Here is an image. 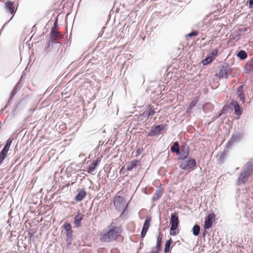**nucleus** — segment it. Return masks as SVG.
<instances>
[{"instance_id":"6","label":"nucleus","mask_w":253,"mask_h":253,"mask_svg":"<svg viewBox=\"0 0 253 253\" xmlns=\"http://www.w3.org/2000/svg\"><path fill=\"white\" fill-rule=\"evenodd\" d=\"M243 136V132L236 131L233 133L230 139L228 141L226 144V149L230 147L235 142H239L242 139Z\"/></svg>"},{"instance_id":"17","label":"nucleus","mask_w":253,"mask_h":253,"mask_svg":"<svg viewBox=\"0 0 253 253\" xmlns=\"http://www.w3.org/2000/svg\"><path fill=\"white\" fill-rule=\"evenodd\" d=\"M146 107V110L143 112V114H140V116L146 115L147 117L148 118L150 116L153 115L155 113V111L152 108L151 105L150 104L147 105Z\"/></svg>"},{"instance_id":"29","label":"nucleus","mask_w":253,"mask_h":253,"mask_svg":"<svg viewBox=\"0 0 253 253\" xmlns=\"http://www.w3.org/2000/svg\"><path fill=\"white\" fill-rule=\"evenodd\" d=\"M172 243V240L171 238H170L169 240H168L166 241V242L165 243V249H164L165 253H166L169 251L170 249V246H171V244Z\"/></svg>"},{"instance_id":"40","label":"nucleus","mask_w":253,"mask_h":253,"mask_svg":"<svg viewBox=\"0 0 253 253\" xmlns=\"http://www.w3.org/2000/svg\"><path fill=\"white\" fill-rule=\"evenodd\" d=\"M222 115V114L220 112V111L218 113H217L213 117L212 120L213 121L216 120L218 118H219Z\"/></svg>"},{"instance_id":"50","label":"nucleus","mask_w":253,"mask_h":253,"mask_svg":"<svg viewBox=\"0 0 253 253\" xmlns=\"http://www.w3.org/2000/svg\"><path fill=\"white\" fill-rule=\"evenodd\" d=\"M240 31L241 32H246L247 31V29L245 28L244 29H240Z\"/></svg>"},{"instance_id":"25","label":"nucleus","mask_w":253,"mask_h":253,"mask_svg":"<svg viewBox=\"0 0 253 253\" xmlns=\"http://www.w3.org/2000/svg\"><path fill=\"white\" fill-rule=\"evenodd\" d=\"M199 99L198 97L194 98L187 107V112H190L196 106Z\"/></svg>"},{"instance_id":"48","label":"nucleus","mask_w":253,"mask_h":253,"mask_svg":"<svg viewBox=\"0 0 253 253\" xmlns=\"http://www.w3.org/2000/svg\"><path fill=\"white\" fill-rule=\"evenodd\" d=\"M5 159V158L0 155V165L1 164L3 161Z\"/></svg>"},{"instance_id":"2","label":"nucleus","mask_w":253,"mask_h":253,"mask_svg":"<svg viewBox=\"0 0 253 253\" xmlns=\"http://www.w3.org/2000/svg\"><path fill=\"white\" fill-rule=\"evenodd\" d=\"M180 163L179 168L184 170L191 171L197 167V162L195 159L189 157Z\"/></svg>"},{"instance_id":"46","label":"nucleus","mask_w":253,"mask_h":253,"mask_svg":"<svg viewBox=\"0 0 253 253\" xmlns=\"http://www.w3.org/2000/svg\"><path fill=\"white\" fill-rule=\"evenodd\" d=\"M243 88H244V85L242 84L238 87L237 91H243Z\"/></svg>"},{"instance_id":"44","label":"nucleus","mask_w":253,"mask_h":253,"mask_svg":"<svg viewBox=\"0 0 253 253\" xmlns=\"http://www.w3.org/2000/svg\"><path fill=\"white\" fill-rule=\"evenodd\" d=\"M250 8H253V0H249L248 1Z\"/></svg>"},{"instance_id":"52","label":"nucleus","mask_w":253,"mask_h":253,"mask_svg":"<svg viewBox=\"0 0 253 253\" xmlns=\"http://www.w3.org/2000/svg\"><path fill=\"white\" fill-rule=\"evenodd\" d=\"M160 253V251L159 250H158L155 251V252H153L152 253Z\"/></svg>"},{"instance_id":"4","label":"nucleus","mask_w":253,"mask_h":253,"mask_svg":"<svg viewBox=\"0 0 253 253\" xmlns=\"http://www.w3.org/2000/svg\"><path fill=\"white\" fill-rule=\"evenodd\" d=\"M168 129V125L166 124H161L152 127L150 130L148 132L147 136H155L165 132Z\"/></svg>"},{"instance_id":"1","label":"nucleus","mask_w":253,"mask_h":253,"mask_svg":"<svg viewBox=\"0 0 253 253\" xmlns=\"http://www.w3.org/2000/svg\"><path fill=\"white\" fill-rule=\"evenodd\" d=\"M112 222L109 226V229L103 233H101L100 240L103 242H111L115 241L120 235L122 229L120 226H112Z\"/></svg>"},{"instance_id":"42","label":"nucleus","mask_w":253,"mask_h":253,"mask_svg":"<svg viewBox=\"0 0 253 253\" xmlns=\"http://www.w3.org/2000/svg\"><path fill=\"white\" fill-rule=\"evenodd\" d=\"M143 149L142 148H140V147L138 148L136 152V156H138L143 151Z\"/></svg>"},{"instance_id":"18","label":"nucleus","mask_w":253,"mask_h":253,"mask_svg":"<svg viewBox=\"0 0 253 253\" xmlns=\"http://www.w3.org/2000/svg\"><path fill=\"white\" fill-rule=\"evenodd\" d=\"M20 87L19 86V83H18L14 87L13 90L10 93L8 101L7 103V105H9L10 104L11 101L12 100L14 96L17 93V92L20 90Z\"/></svg>"},{"instance_id":"53","label":"nucleus","mask_w":253,"mask_h":253,"mask_svg":"<svg viewBox=\"0 0 253 253\" xmlns=\"http://www.w3.org/2000/svg\"><path fill=\"white\" fill-rule=\"evenodd\" d=\"M49 43L50 42H49V43H48V44L47 45V48L49 47Z\"/></svg>"},{"instance_id":"51","label":"nucleus","mask_w":253,"mask_h":253,"mask_svg":"<svg viewBox=\"0 0 253 253\" xmlns=\"http://www.w3.org/2000/svg\"><path fill=\"white\" fill-rule=\"evenodd\" d=\"M6 24V23L2 26V27L1 28V29H0V34L1 33V31H2V30L4 28V25Z\"/></svg>"},{"instance_id":"20","label":"nucleus","mask_w":253,"mask_h":253,"mask_svg":"<svg viewBox=\"0 0 253 253\" xmlns=\"http://www.w3.org/2000/svg\"><path fill=\"white\" fill-rule=\"evenodd\" d=\"M170 151L176 153L178 156L180 154L179 145L177 141L173 142L172 145L170 147Z\"/></svg>"},{"instance_id":"24","label":"nucleus","mask_w":253,"mask_h":253,"mask_svg":"<svg viewBox=\"0 0 253 253\" xmlns=\"http://www.w3.org/2000/svg\"><path fill=\"white\" fill-rule=\"evenodd\" d=\"M243 170L248 172V173L252 174L253 172V164L252 162L249 161L246 164Z\"/></svg>"},{"instance_id":"12","label":"nucleus","mask_w":253,"mask_h":253,"mask_svg":"<svg viewBox=\"0 0 253 253\" xmlns=\"http://www.w3.org/2000/svg\"><path fill=\"white\" fill-rule=\"evenodd\" d=\"M231 107L234 108V114L238 116H241L243 113V109L240 106L238 102L236 100H232L230 102Z\"/></svg>"},{"instance_id":"8","label":"nucleus","mask_w":253,"mask_h":253,"mask_svg":"<svg viewBox=\"0 0 253 253\" xmlns=\"http://www.w3.org/2000/svg\"><path fill=\"white\" fill-rule=\"evenodd\" d=\"M190 148L185 143H182L181 148L180 149V154L178 155V160H186L189 157Z\"/></svg>"},{"instance_id":"23","label":"nucleus","mask_w":253,"mask_h":253,"mask_svg":"<svg viewBox=\"0 0 253 253\" xmlns=\"http://www.w3.org/2000/svg\"><path fill=\"white\" fill-rule=\"evenodd\" d=\"M140 163V161L137 160H133L131 161L129 164L126 167V169L128 171L132 170L134 168H136L138 164Z\"/></svg>"},{"instance_id":"19","label":"nucleus","mask_w":253,"mask_h":253,"mask_svg":"<svg viewBox=\"0 0 253 253\" xmlns=\"http://www.w3.org/2000/svg\"><path fill=\"white\" fill-rule=\"evenodd\" d=\"M170 224H179V220L177 213L174 212L171 214L170 218Z\"/></svg>"},{"instance_id":"14","label":"nucleus","mask_w":253,"mask_h":253,"mask_svg":"<svg viewBox=\"0 0 253 253\" xmlns=\"http://www.w3.org/2000/svg\"><path fill=\"white\" fill-rule=\"evenodd\" d=\"M84 214H83L80 211H78L77 214L74 217V223L76 228H79L81 226V221L83 219Z\"/></svg>"},{"instance_id":"5","label":"nucleus","mask_w":253,"mask_h":253,"mask_svg":"<svg viewBox=\"0 0 253 253\" xmlns=\"http://www.w3.org/2000/svg\"><path fill=\"white\" fill-rule=\"evenodd\" d=\"M231 72L232 68L228 63H224L220 68L218 73H216L215 76L220 79L224 78L228 79Z\"/></svg>"},{"instance_id":"21","label":"nucleus","mask_w":253,"mask_h":253,"mask_svg":"<svg viewBox=\"0 0 253 253\" xmlns=\"http://www.w3.org/2000/svg\"><path fill=\"white\" fill-rule=\"evenodd\" d=\"M163 192L162 190L160 189H156L155 193L153 194L152 197V201L155 202L158 201L162 196Z\"/></svg>"},{"instance_id":"27","label":"nucleus","mask_w":253,"mask_h":253,"mask_svg":"<svg viewBox=\"0 0 253 253\" xmlns=\"http://www.w3.org/2000/svg\"><path fill=\"white\" fill-rule=\"evenodd\" d=\"M214 59V57H213L211 55H209L202 61V63L204 66L207 65L211 63Z\"/></svg>"},{"instance_id":"49","label":"nucleus","mask_w":253,"mask_h":253,"mask_svg":"<svg viewBox=\"0 0 253 253\" xmlns=\"http://www.w3.org/2000/svg\"><path fill=\"white\" fill-rule=\"evenodd\" d=\"M206 230H205L203 232H202V236L203 237L204 239L205 238V236H206V233L207 232L205 231Z\"/></svg>"},{"instance_id":"35","label":"nucleus","mask_w":253,"mask_h":253,"mask_svg":"<svg viewBox=\"0 0 253 253\" xmlns=\"http://www.w3.org/2000/svg\"><path fill=\"white\" fill-rule=\"evenodd\" d=\"M239 37V35L238 32H233L232 33L229 37V38L231 40H237L238 38Z\"/></svg>"},{"instance_id":"41","label":"nucleus","mask_w":253,"mask_h":253,"mask_svg":"<svg viewBox=\"0 0 253 253\" xmlns=\"http://www.w3.org/2000/svg\"><path fill=\"white\" fill-rule=\"evenodd\" d=\"M127 208H128L127 205H126L125 207L123 209H122L123 211L120 215L121 217H123L126 211L127 210Z\"/></svg>"},{"instance_id":"15","label":"nucleus","mask_w":253,"mask_h":253,"mask_svg":"<svg viewBox=\"0 0 253 253\" xmlns=\"http://www.w3.org/2000/svg\"><path fill=\"white\" fill-rule=\"evenodd\" d=\"M77 192L78 193L75 196L74 200L76 202H80L82 201L83 199L85 197L86 193L84 188L78 189L77 190Z\"/></svg>"},{"instance_id":"13","label":"nucleus","mask_w":253,"mask_h":253,"mask_svg":"<svg viewBox=\"0 0 253 253\" xmlns=\"http://www.w3.org/2000/svg\"><path fill=\"white\" fill-rule=\"evenodd\" d=\"M56 31L55 30H54V28H52L50 33V40L49 41V42H51L54 44H58L59 46H61L62 43L59 42H57L56 41L59 38V36L56 34Z\"/></svg>"},{"instance_id":"26","label":"nucleus","mask_w":253,"mask_h":253,"mask_svg":"<svg viewBox=\"0 0 253 253\" xmlns=\"http://www.w3.org/2000/svg\"><path fill=\"white\" fill-rule=\"evenodd\" d=\"M237 56L241 60H245L248 57L247 53L244 50H240L236 53Z\"/></svg>"},{"instance_id":"3","label":"nucleus","mask_w":253,"mask_h":253,"mask_svg":"<svg viewBox=\"0 0 253 253\" xmlns=\"http://www.w3.org/2000/svg\"><path fill=\"white\" fill-rule=\"evenodd\" d=\"M63 228H64L65 230V235H66V246L68 248H69L72 245L73 241V231L72 229V225L69 222H65L62 226Z\"/></svg>"},{"instance_id":"10","label":"nucleus","mask_w":253,"mask_h":253,"mask_svg":"<svg viewBox=\"0 0 253 253\" xmlns=\"http://www.w3.org/2000/svg\"><path fill=\"white\" fill-rule=\"evenodd\" d=\"M251 175V174L243 170L238 177L237 184L238 185L244 184L248 180L249 178Z\"/></svg>"},{"instance_id":"28","label":"nucleus","mask_w":253,"mask_h":253,"mask_svg":"<svg viewBox=\"0 0 253 253\" xmlns=\"http://www.w3.org/2000/svg\"><path fill=\"white\" fill-rule=\"evenodd\" d=\"M162 235H161V233H160L159 235L157 237V242H156V248L158 250L160 251L161 249V244L162 242Z\"/></svg>"},{"instance_id":"45","label":"nucleus","mask_w":253,"mask_h":253,"mask_svg":"<svg viewBox=\"0 0 253 253\" xmlns=\"http://www.w3.org/2000/svg\"><path fill=\"white\" fill-rule=\"evenodd\" d=\"M146 233H147L146 231L142 230L141 232V234H140L141 238H144L145 236Z\"/></svg>"},{"instance_id":"9","label":"nucleus","mask_w":253,"mask_h":253,"mask_svg":"<svg viewBox=\"0 0 253 253\" xmlns=\"http://www.w3.org/2000/svg\"><path fill=\"white\" fill-rule=\"evenodd\" d=\"M215 217V215L213 213H210L206 217L204 224V230L209 229L212 227Z\"/></svg>"},{"instance_id":"7","label":"nucleus","mask_w":253,"mask_h":253,"mask_svg":"<svg viewBox=\"0 0 253 253\" xmlns=\"http://www.w3.org/2000/svg\"><path fill=\"white\" fill-rule=\"evenodd\" d=\"M113 203L115 209L119 212L121 211L126 205L124 197L121 196L115 197Z\"/></svg>"},{"instance_id":"36","label":"nucleus","mask_w":253,"mask_h":253,"mask_svg":"<svg viewBox=\"0 0 253 253\" xmlns=\"http://www.w3.org/2000/svg\"><path fill=\"white\" fill-rule=\"evenodd\" d=\"M228 151V148L226 149V148L224 149V152H222L219 156V160L221 161H223V160L225 159V155H226V152Z\"/></svg>"},{"instance_id":"34","label":"nucleus","mask_w":253,"mask_h":253,"mask_svg":"<svg viewBox=\"0 0 253 253\" xmlns=\"http://www.w3.org/2000/svg\"><path fill=\"white\" fill-rule=\"evenodd\" d=\"M151 221V217H150L149 216H147L144 221L143 225L149 228Z\"/></svg>"},{"instance_id":"31","label":"nucleus","mask_w":253,"mask_h":253,"mask_svg":"<svg viewBox=\"0 0 253 253\" xmlns=\"http://www.w3.org/2000/svg\"><path fill=\"white\" fill-rule=\"evenodd\" d=\"M236 93L238 97L240 98L241 101H242L243 103H244L245 101V97L244 92L237 91Z\"/></svg>"},{"instance_id":"37","label":"nucleus","mask_w":253,"mask_h":253,"mask_svg":"<svg viewBox=\"0 0 253 253\" xmlns=\"http://www.w3.org/2000/svg\"><path fill=\"white\" fill-rule=\"evenodd\" d=\"M8 151V150H6L3 148L0 152V155L5 158L7 156Z\"/></svg>"},{"instance_id":"30","label":"nucleus","mask_w":253,"mask_h":253,"mask_svg":"<svg viewBox=\"0 0 253 253\" xmlns=\"http://www.w3.org/2000/svg\"><path fill=\"white\" fill-rule=\"evenodd\" d=\"M200 232V226L197 224H195L192 228V233L193 234L197 236L199 235Z\"/></svg>"},{"instance_id":"11","label":"nucleus","mask_w":253,"mask_h":253,"mask_svg":"<svg viewBox=\"0 0 253 253\" xmlns=\"http://www.w3.org/2000/svg\"><path fill=\"white\" fill-rule=\"evenodd\" d=\"M4 7L6 12L12 14L13 16L16 12V9L14 8V2L10 0H7L4 3Z\"/></svg>"},{"instance_id":"33","label":"nucleus","mask_w":253,"mask_h":253,"mask_svg":"<svg viewBox=\"0 0 253 253\" xmlns=\"http://www.w3.org/2000/svg\"><path fill=\"white\" fill-rule=\"evenodd\" d=\"M12 141H13L12 139H11V138L8 139L6 141V144H5V145L4 146L3 148L5 149L6 150H9V149L10 147V145L12 143Z\"/></svg>"},{"instance_id":"39","label":"nucleus","mask_w":253,"mask_h":253,"mask_svg":"<svg viewBox=\"0 0 253 253\" xmlns=\"http://www.w3.org/2000/svg\"><path fill=\"white\" fill-rule=\"evenodd\" d=\"M217 51L218 50L217 49H214L209 55H211L213 57H214L215 58L217 55Z\"/></svg>"},{"instance_id":"38","label":"nucleus","mask_w":253,"mask_h":253,"mask_svg":"<svg viewBox=\"0 0 253 253\" xmlns=\"http://www.w3.org/2000/svg\"><path fill=\"white\" fill-rule=\"evenodd\" d=\"M198 33V32L196 31H192L191 32L187 34V36L188 37H195L197 36Z\"/></svg>"},{"instance_id":"47","label":"nucleus","mask_w":253,"mask_h":253,"mask_svg":"<svg viewBox=\"0 0 253 253\" xmlns=\"http://www.w3.org/2000/svg\"><path fill=\"white\" fill-rule=\"evenodd\" d=\"M148 229H149V227H146V226H144V225L143 226V227H142V230H144V231H145L147 232V231H148Z\"/></svg>"},{"instance_id":"43","label":"nucleus","mask_w":253,"mask_h":253,"mask_svg":"<svg viewBox=\"0 0 253 253\" xmlns=\"http://www.w3.org/2000/svg\"><path fill=\"white\" fill-rule=\"evenodd\" d=\"M58 24H57V18H56L55 21L54 22L53 26L52 28H54V30H55V29L57 27Z\"/></svg>"},{"instance_id":"16","label":"nucleus","mask_w":253,"mask_h":253,"mask_svg":"<svg viewBox=\"0 0 253 253\" xmlns=\"http://www.w3.org/2000/svg\"><path fill=\"white\" fill-rule=\"evenodd\" d=\"M100 162V160H98V158L96 161H93L89 165L87 169V172L88 173H91L93 171H95L99 165Z\"/></svg>"},{"instance_id":"32","label":"nucleus","mask_w":253,"mask_h":253,"mask_svg":"<svg viewBox=\"0 0 253 253\" xmlns=\"http://www.w3.org/2000/svg\"><path fill=\"white\" fill-rule=\"evenodd\" d=\"M231 108V104L230 103L228 105H224L221 110L220 111V112L222 114V115L224 114L226 111Z\"/></svg>"},{"instance_id":"22","label":"nucleus","mask_w":253,"mask_h":253,"mask_svg":"<svg viewBox=\"0 0 253 253\" xmlns=\"http://www.w3.org/2000/svg\"><path fill=\"white\" fill-rule=\"evenodd\" d=\"M179 224H170L169 234L171 236H175L179 233L178 229Z\"/></svg>"}]
</instances>
